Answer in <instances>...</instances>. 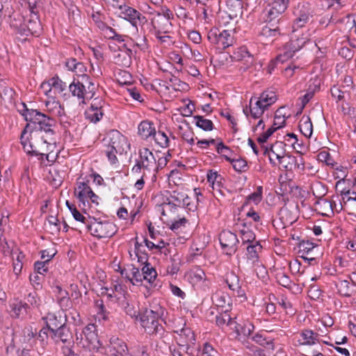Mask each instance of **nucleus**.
I'll list each match as a JSON object with an SVG mask.
<instances>
[{"label":"nucleus","mask_w":356,"mask_h":356,"mask_svg":"<svg viewBox=\"0 0 356 356\" xmlns=\"http://www.w3.org/2000/svg\"><path fill=\"white\" fill-rule=\"evenodd\" d=\"M22 115L28 123L21 134V143L28 153L46 155L56 143L55 120L38 110L25 108Z\"/></svg>","instance_id":"obj_1"},{"label":"nucleus","mask_w":356,"mask_h":356,"mask_svg":"<svg viewBox=\"0 0 356 356\" xmlns=\"http://www.w3.org/2000/svg\"><path fill=\"white\" fill-rule=\"evenodd\" d=\"M68 87L72 96L78 98L79 104H86V100L92 99L95 92L94 83L86 74L78 76Z\"/></svg>","instance_id":"obj_2"},{"label":"nucleus","mask_w":356,"mask_h":356,"mask_svg":"<svg viewBox=\"0 0 356 356\" xmlns=\"http://www.w3.org/2000/svg\"><path fill=\"white\" fill-rule=\"evenodd\" d=\"M277 100V96L273 91H265L259 97H252L250 101V114L246 113V118L251 117L256 120L260 118L265 110L273 104Z\"/></svg>","instance_id":"obj_3"},{"label":"nucleus","mask_w":356,"mask_h":356,"mask_svg":"<svg viewBox=\"0 0 356 356\" xmlns=\"http://www.w3.org/2000/svg\"><path fill=\"white\" fill-rule=\"evenodd\" d=\"M164 314V309L159 305L146 309L140 318L141 325L145 331L150 334H158L163 331V327L159 323V318Z\"/></svg>","instance_id":"obj_4"},{"label":"nucleus","mask_w":356,"mask_h":356,"mask_svg":"<svg viewBox=\"0 0 356 356\" xmlns=\"http://www.w3.org/2000/svg\"><path fill=\"white\" fill-rule=\"evenodd\" d=\"M155 155L147 148H143L139 151V159L136 161V164L131 169L134 174H140L141 170L146 172L147 174H152V177L156 178L155 167H156Z\"/></svg>","instance_id":"obj_5"},{"label":"nucleus","mask_w":356,"mask_h":356,"mask_svg":"<svg viewBox=\"0 0 356 356\" xmlns=\"http://www.w3.org/2000/svg\"><path fill=\"white\" fill-rule=\"evenodd\" d=\"M191 197L184 191H174L170 196V201L163 205L164 209L175 210L177 207L186 208L189 211H195L197 204L191 201Z\"/></svg>","instance_id":"obj_6"},{"label":"nucleus","mask_w":356,"mask_h":356,"mask_svg":"<svg viewBox=\"0 0 356 356\" xmlns=\"http://www.w3.org/2000/svg\"><path fill=\"white\" fill-rule=\"evenodd\" d=\"M86 229L90 234L99 238H110L116 232L115 225L108 221L99 222L95 218H92Z\"/></svg>","instance_id":"obj_7"},{"label":"nucleus","mask_w":356,"mask_h":356,"mask_svg":"<svg viewBox=\"0 0 356 356\" xmlns=\"http://www.w3.org/2000/svg\"><path fill=\"white\" fill-rule=\"evenodd\" d=\"M262 246L259 242L246 245V263L250 264L252 272L259 277V273H265L266 270L259 258Z\"/></svg>","instance_id":"obj_8"},{"label":"nucleus","mask_w":356,"mask_h":356,"mask_svg":"<svg viewBox=\"0 0 356 356\" xmlns=\"http://www.w3.org/2000/svg\"><path fill=\"white\" fill-rule=\"evenodd\" d=\"M253 343L261 346L268 344L265 336H264L262 331L255 332L254 333H250V336H246V354L250 356H266L264 350L254 345Z\"/></svg>","instance_id":"obj_9"},{"label":"nucleus","mask_w":356,"mask_h":356,"mask_svg":"<svg viewBox=\"0 0 356 356\" xmlns=\"http://www.w3.org/2000/svg\"><path fill=\"white\" fill-rule=\"evenodd\" d=\"M80 343L90 351H97L102 344L98 339L95 324H88L82 332Z\"/></svg>","instance_id":"obj_10"},{"label":"nucleus","mask_w":356,"mask_h":356,"mask_svg":"<svg viewBox=\"0 0 356 356\" xmlns=\"http://www.w3.org/2000/svg\"><path fill=\"white\" fill-rule=\"evenodd\" d=\"M118 9L121 11L120 16L138 30V26L145 24L147 22L146 17L135 8L126 4L118 5Z\"/></svg>","instance_id":"obj_11"},{"label":"nucleus","mask_w":356,"mask_h":356,"mask_svg":"<svg viewBox=\"0 0 356 356\" xmlns=\"http://www.w3.org/2000/svg\"><path fill=\"white\" fill-rule=\"evenodd\" d=\"M172 13L170 9L164 8L161 12L156 13V17L152 18V23L159 32L168 33L172 27L170 19L172 18Z\"/></svg>","instance_id":"obj_12"},{"label":"nucleus","mask_w":356,"mask_h":356,"mask_svg":"<svg viewBox=\"0 0 356 356\" xmlns=\"http://www.w3.org/2000/svg\"><path fill=\"white\" fill-rule=\"evenodd\" d=\"M289 0H274L268 10L266 22L271 23L273 26L279 22L280 17L286 10Z\"/></svg>","instance_id":"obj_13"},{"label":"nucleus","mask_w":356,"mask_h":356,"mask_svg":"<svg viewBox=\"0 0 356 356\" xmlns=\"http://www.w3.org/2000/svg\"><path fill=\"white\" fill-rule=\"evenodd\" d=\"M50 337L56 343L62 342L66 344L64 347L71 348L74 343L72 333L66 325L61 327L52 330V331L50 332Z\"/></svg>","instance_id":"obj_14"},{"label":"nucleus","mask_w":356,"mask_h":356,"mask_svg":"<svg viewBox=\"0 0 356 356\" xmlns=\"http://www.w3.org/2000/svg\"><path fill=\"white\" fill-rule=\"evenodd\" d=\"M230 31L224 30L219 34L216 31H210L208 34L209 40L215 42L218 49H225L232 45L233 38L231 35Z\"/></svg>","instance_id":"obj_15"},{"label":"nucleus","mask_w":356,"mask_h":356,"mask_svg":"<svg viewBox=\"0 0 356 356\" xmlns=\"http://www.w3.org/2000/svg\"><path fill=\"white\" fill-rule=\"evenodd\" d=\"M219 241L222 248L227 254L235 252L238 240L235 234L229 231H222L219 235Z\"/></svg>","instance_id":"obj_16"},{"label":"nucleus","mask_w":356,"mask_h":356,"mask_svg":"<svg viewBox=\"0 0 356 356\" xmlns=\"http://www.w3.org/2000/svg\"><path fill=\"white\" fill-rule=\"evenodd\" d=\"M296 346H312L319 341V334L312 330L305 329L294 338Z\"/></svg>","instance_id":"obj_17"},{"label":"nucleus","mask_w":356,"mask_h":356,"mask_svg":"<svg viewBox=\"0 0 356 356\" xmlns=\"http://www.w3.org/2000/svg\"><path fill=\"white\" fill-rule=\"evenodd\" d=\"M11 26L17 28L22 34L28 35L29 34L38 35L41 31V25L38 18L35 16L34 19H30L26 24H20L18 26L17 24H11Z\"/></svg>","instance_id":"obj_18"},{"label":"nucleus","mask_w":356,"mask_h":356,"mask_svg":"<svg viewBox=\"0 0 356 356\" xmlns=\"http://www.w3.org/2000/svg\"><path fill=\"white\" fill-rule=\"evenodd\" d=\"M108 348L112 356L131 355L127 343L116 337H111Z\"/></svg>","instance_id":"obj_19"},{"label":"nucleus","mask_w":356,"mask_h":356,"mask_svg":"<svg viewBox=\"0 0 356 356\" xmlns=\"http://www.w3.org/2000/svg\"><path fill=\"white\" fill-rule=\"evenodd\" d=\"M286 144L281 141H276L272 144L270 147L262 145L261 149L264 151V155L269 156L270 163L275 165L273 159L271 158L270 153L274 154L277 160L282 159L284 154H286Z\"/></svg>","instance_id":"obj_20"},{"label":"nucleus","mask_w":356,"mask_h":356,"mask_svg":"<svg viewBox=\"0 0 356 356\" xmlns=\"http://www.w3.org/2000/svg\"><path fill=\"white\" fill-rule=\"evenodd\" d=\"M44 319L46 320L47 327L50 329V332L52 330L65 325L67 321L66 314H63V312L49 313Z\"/></svg>","instance_id":"obj_21"},{"label":"nucleus","mask_w":356,"mask_h":356,"mask_svg":"<svg viewBox=\"0 0 356 356\" xmlns=\"http://www.w3.org/2000/svg\"><path fill=\"white\" fill-rule=\"evenodd\" d=\"M195 342V337L194 332L189 327H184L180 330L179 339H178L179 345L185 348L186 352L188 353L191 344H194Z\"/></svg>","instance_id":"obj_22"},{"label":"nucleus","mask_w":356,"mask_h":356,"mask_svg":"<svg viewBox=\"0 0 356 356\" xmlns=\"http://www.w3.org/2000/svg\"><path fill=\"white\" fill-rule=\"evenodd\" d=\"M300 48L299 40L291 41L285 45L283 54H280L277 56V60H280L281 63H284L292 58L294 54L299 51Z\"/></svg>","instance_id":"obj_23"},{"label":"nucleus","mask_w":356,"mask_h":356,"mask_svg":"<svg viewBox=\"0 0 356 356\" xmlns=\"http://www.w3.org/2000/svg\"><path fill=\"white\" fill-rule=\"evenodd\" d=\"M42 88L44 89L49 88L48 90H44L45 95H49L52 90H54V92H62L67 88V85L58 76H56L50 79L47 83H43Z\"/></svg>","instance_id":"obj_24"},{"label":"nucleus","mask_w":356,"mask_h":356,"mask_svg":"<svg viewBox=\"0 0 356 356\" xmlns=\"http://www.w3.org/2000/svg\"><path fill=\"white\" fill-rule=\"evenodd\" d=\"M108 136L110 142L108 148L122 153L124 150L122 145L125 142V138L117 130H112Z\"/></svg>","instance_id":"obj_25"},{"label":"nucleus","mask_w":356,"mask_h":356,"mask_svg":"<svg viewBox=\"0 0 356 356\" xmlns=\"http://www.w3.org/2000/svg\"><path fill=\"white\" fill-rule=\"evenodd\" d=\"M54 293L57 297V301L62 310L66 309L71 306V300L68 292L60 286L56 285L54 287Z\"/></svg>","instance_id":"obj_26"},{"label":"nucleus","mask_w":356,"mask_h":356,"mask_svg":"<svg viewBox=\"0 0 356 356\" xmlns=\"http://www.w3.org/2000/svg\"><path fill=\"white\" fill-rule=\"evenodd\" d=\"M213 302L218 307L225 309V312L229 309L232 299L229 295L222 292L217 291L211 297Z\"/></svg>","instance_id":"obj_27"},{"label":"nucleus","mask_w":356,"mask_h":356,"mask_svg":"<svg viewBox=\"0 0 356 356\" xmlns=\"http://www.w3.org/2000/svg\"><path fill=\"white\" fill-rule=\"evenodd\" d=\"M121 274L133 284H138L142 283L143 272L138 268L131 266L128 270H122Z\"/></svg>","instance_id":"obj_28"},{"label":"nucleus","mask_w":356,"mask_h":356,"mask_svg":"<svg viewBox=\"0 0 356 356\" xmlns=\"http://www.w3.org/2000/svg\"><path fill=\"white\" fill-rule=\"evenodd\" d=\"M92 191L90 187L85 182H80L75 190V195L79 202L83 206L86 205V201L92 194Z\"/></svg>","instance_id":"obj_29"},{"label":"nucleus","mask_w":356,"mask_h":356,"mask_svg":"<svg viewBox=\"0 0 356 356\" xmlns=\"http://www.w3.org/2000/svg\"><path fill=\"white\" fill-rule=\"evenodd\" d=\"M155 131L154 124L147 120L141 122L138 127V133L144 139L153 136L155 134Z\"/></svg>","instance_id":"obj_30"},{"label":"nucleus","mask_w":356,"mask_h":356,"mask_svg":"<svg viewBox=\"0 0 356 356\" xmlns=\"http://www.w3.org/2000/svg\"><path fill=\"white\" fill-rule=\"evenodd\" d=\"M320 89V83L317 79H314L312 82L310 81L309 87L306 93L301 97L302 107L304 108L305 105L313 97L314 93Z\"/></svg>","instance_id":"obj_31"},{"label":"nucleus","mask_w":356,"mask_h":356,"mask_svg":"<svg viewBox=\"0 0 356 356\" xmlns=\"http://www.w3.org/2000/svg\"><path fill=\"white\" fill-rule=\"evenodd\" d=\"M226 282L229 288L233 291H236L238 296H243L244 295L242 284L240 283L239 278L235 274L229 275Z\"/></svg>","instance_id":"obj_32"},{"label":"nucleus","mask_w":356,"mask_h":356,"mask_svg":"<svg viewBox=\"0 0 356 356\" xmlns=\"http://www.w3.org/2000/svg\"><path fill=\"white\" fill-rule=\"evenodd\" d=\"M263 199V186H258L256 189L250 192V193L246 196V207L251 203L255 205H258Z\"/></svg>","instance_id":"obj_33"},{"label":"nucleus","mask_w":356,"mask_h":356,"mask_svg":"<svg viewBox=\"0 0 356 356\" xmlns=\"http://www.w3.org/2000/svg\"><path fill=\"white\" fill-rule=\"evenodd\" d=\"M120 305L127 315L132 318H136L138 316V308L133 303L130 302L127 298L124 297L123 300L120 302Z\"/></svg>","instance_id":"obj_34"},{"label":"nucleus","mask_w":356,"mask_h":356,"mask_svg":"<svg viewBox=\"0 0 356 356\" xmlns=\"http://www.w3.org/2000/svg\"><path fill=\"white\" fill-rule=\"evenodd\" d=\"M300 130L307 137H310L313 132V125L308 116H303L299 124Z\"/></svg>","instance_id":"obj_35"},{"label":"nucleus","mask_w":356,"mask_h":356,"mask_svg":"<svg viewBox=\"0 0 356 356\" xmlns=\"http://www.w3.org/2000/svg\"><path fill=\"white\" fill-rule=\"evenodd\" d=\"M335 286L340 296L350 297L353 295V291L350 287L349 282L347 280H339L335 283Z\"/></svg>","instance_id":"obj_36"},{"label":"nucleus","mask_w":356,"mask_h":356,"mask_svg":"<svg viewBox=\"0 0 356 356\" xmlns=\"http://www.w3.org/2000/svg\"><path fill=\"white\" fill-rule=\"evenodd\" d=\"M46 107L49 112L54 115L62 116L65 114L64 108L58 102L55 100L47 102Z\"/></svg>","instance_id":"obj_37"},{"label":"nucleus","mask_w":356,"mask_h":356,"mask_svg":"<svg viewBox=\"0 0 356 356\" xmlns=\"http://www.w3.org/2000/svg\"><path fill=\"white\" fill-rule=\"evenodd\" d=\"M143 272V280H147L149 283H153L157 276L155 269L150 264H146L141 269Z\"/></svg>","instance_id":"obj_38"},{"label":"nucleus","mask_w":356,"mask_h":356,"mask_svg":"<svg viewBox=\"0 0 356 356\" xmlns=\"http://www.w3.org/2000/svg\"><path fill=\"white\" fill-rule=\"evenodd\" d=\"M193 118L195 125L199 128L206 131L213 130V124L211 120L206 119L201 115H195Z\"/></svg>","instance_id":"obj_39"},{"label":"nucleus","mask_w":356,"mask_h":356,"mask_svg":"<svg viewBox=\"0 0 356 356\" xmlns=\"http://www.w3.org/2000/svg\"><path fill=\"white\" fill-rule=\"evenodd\" d=\"M131 53V50L129 49H127V52L119 53L115 57V62L123 67H129L131 63L130 56Z\"/></svg>","instance_id":"obj_40"},{"label":"nucleus","mask_w":356,"mask_h":356,"mask_svg":"<svg viewBox=\"0 0 356 356\" xmlns=\"http://www.w3.org/2000/svg\"><path fill=\"white\" fill-rule=\"evenodd\" d=\"M279 163L282 165V166L286 170V171H293V163L295 161V156H291L289 154H284L282 157V159H280Z\"/></svg>","instance_id":"obj_41"},{"label":"nucleus","mask_w":356,"mask_h":356,"mask_svg":"<svg viewBox=\"0 0 356 356\" xmlns=\"http://www.w3.org/2000/svg\"><path fill=\"white\" fill-rule=\"evenodd\" d=\"M155 156L157 159L156 161L155 167V175L160 170L163 168L168 163V158L171 156V154L168 152V154H163L160 156V152H156Z\"/></svg>","instance_id":"obj_42"},{"label":"nucleus","mask_w":356,"mask_h":356,"mask_svg":"<svg viewBox=\"0 0 356 356\" xmlns=\"http://www.w3.org/2000/svg\"><path fill=\"white\" fill-rule=\"evenodd\" d=\"M36 336L37 340L40 341L42 348H44L47 344L48 339L50 337V329L47 327H42Z\"/></svg>","instance_id":"obj_43"},{"label":"nucleus","mask_w":356,"mask_h":356,"mask_svg":"<svg viewBox=\"0 0 356 356\" xmlns=\"http://www.w3.org/2000/svg\"><path fill=\"white\" fill-rule=\"evenodd\" d=\"M155 142L161 147H167L169 145V138L163 131H155L153 135Z\"/></svg>","instance_id":"obj_44"},{"label":"nucleus","mask_w":356,"mask_h":356,"mask_svg":"<svg viewBox=\"0 0 356 356\" xmlns=\"http://www.w3.org/2000/svg\"><path fill=\"white\" fill-rule=\"evenodd\" d=\"M226 160L229 161L234 168V170L238 174H242L245 172V160L240 158L236 159H231L226 157Z\"/></svg>","instance_id":"obj_45"},{"label":"nucleus","mask_w":356,"mask_h":356,"mask_svg":"<svg viewBox=\"0 0 356 356\" xmlns=\"http://www.w3.org/2000/svg\"><path fill=\"white\" fill-rule=\"evenodd\" d=\"M27 303L19 302L13 306L12 311L13 312V316L15 317H19L20 316L24 315L27 312Z\"/></svg>","instance_id":"obj_46"},{"label":"nucleus","mask_w":356,"mask_h":356,"mask_svg":"<svg viewBox=\"0 0 356 356\" xmlns=\"http://www.w3.org/2000/svg\"><path fill=\"white\" fill-rule=\"evenodd\" d=\"M86 115L87 119L96 123L102 118L104 113L102 110H88Z\"/></svg>","instance_id":"obj_47"},{"label":"nucleus","mask_w":356,"mask_h":356,"mask_svg":"<svg viewBox=\"0 0 356 356\" xmlns=\"http://www.w3.org/2000/svg\"><path fill=\"white\" fill-rule=\"evenodd\" d=\"M277 282L282 286L291 289L292 281L290 277L284 273H279L276 275Z\"/></svg>","instance_id":"obj_48"},{"label":"nucleus","mask_w":356,"mask_h":356,"mask_svg":"<svg viewBox=\"0 0 356 356\" xmlns=\"http://www.w3.org/2000/svg\"><path fill=\"white\" fill-rule=\"evenodd\" d=\"M317 245L312 242L303 240L299 243V252H302L303 254H308Z\"/></svg>","instance_id":"obj_49"},{"label":"nucleus","mask_w":356,"mask_h":356,"mask_svg":"<svg viewBox=\"0 0 356 356\" xmlns=\"http://www.w3.org/2000/svg\"><path fill=\"white\" fill-rule=\"evenodd\" d=\"M318 160L321 162H324L327 165L333 167L334 165V161L330 154L327 151H322L318 154Z\"/></svg>","instance_id":"obj_50"},{"label":"nucleus","mask_w":356,"mask_h":356,"mask_svg":"<svg viewBox=\"0 0 356 356\" xmlns=\"http://www.w3.org/2000/svg\"><path fill=\"white\" fill-rule=\"evenodd\" d=\"M275 129L270 127L266 131H263L261 133H259V136L257 137V141L260 145H263L264 143L267 141L270 136L273 135V134L275 131Z\"/></svg>","instance_id":"obj_51"},{"label":"nucleus","mask_w":356,"mask_h":356,"mask_svg":"<svg viewBox=\"0 0 356 356\" xmlns=\"http://www.w3.org/2000/svg\"><path fill=\"white\" fill-rule=\"evenodd\" d=\"M48 263L47 261H36L34 264V268L36 273L44 275L48 271Z\"/></svg>","instance_id":"obj_52"},{"label":"nucleus","mask_w":356,"mask_h":356,"mask_svg":"<svg viewBox=\"0 0 356 356\" xmlns=\"http://www.w3.org/2000/svg\"><path fill=\"white\" fill-rule=\"evenodd\" d=\"M310 15L307 13L301 14L294 22L293 27H303L309 20Z\"/></svg>","instance_id":"obj_53"},{"label":"nucleus","mask_w":356,"mask_h":356,"mask_svg":"<svg viewBox=\"0 0 356 356\" xmlns=\"http://www.w3.org/2000/svg\"><path fill=\"white\" fill-rule=\"evenodd\" d=\"M24 254L22 252H19L16 259L13 263V271L15 275H19L22 269V259L24 258Z\"/></svg>","instance_id":"obj_54"},{"label":"nucleus","mask_w":356,"mask_h":356,"mask_svg":"<svg viewBox=\"0 0 356 356\" xmlns=\"http://www.w3.org/2000/svg\"><path fill=\"white\" fill-rule=\"evenodd\" d=\"M72 214L74 217V218L79 222H83L84 225H86V227H87L89 222L90 221L91 217L86 218L83 216L77 209H73Z\"/></svg>","instance_id":"obj_55"},{"label":"nucleus","mask_w":356,"mask_h":356,"mask_svg":"<svg viewBox=\"0 0 356 356\" xmlns=\"http://www.w3.org/2000/svg\"><path fill=\"white\" fill-rule=\"evenodd\" d=\"M288 117H280V114L275 113V118L273 125L271 126L273 128H275V130H277L285 125L286 119Z\"/></svg>","instance_id":"obj_56"},{"label":"nucleus","mask_w":356,"mask_h":356,"mask_svg":"<svg viewBox=\"0 0 356 356\" xmlns=\"http://www.w3.org/2000/svg\"><path fill=\"white\" fill-rule=\"evenodd\" d=\"M29 280L31 283V284L35 287L38 288L40 286L41 282L43 280V277L36 273L34 274H31L29 276Z\"/></svg>","instance_id":"obj_57"},{"label":"nucleus","mask_w":356,"mask_h":356,"mask_svg":"<svg viewBox=\"0 0 356 356\" xmlns=\"http://www.w3.org/2000/svg\"><path fill=\"white\" fill-rule=\"evenodd\" d=\"M26 300L28 303L33 307H38L40 304V299L38 297L37 293L35 291L28 294Z\"/></svg>","instance_id":"obj_58"},{"label":"nucleus","mask_w":356,"mask_h":356,"mask_svg":"<svg viewBox=\"0 0 356 356\" xmlns=\"http://www.w3.org/2000/svg\"><path fill=\"white\" fill-rule=\"evenodd\" d=\"M170 81L172 83L175 90H184L187 84L175 76H172Z\"/></svg>","instance_id":"obj_59"},{"label":"nucleus","mask_w":356,"mask_h":356,"mask_svg":"<svg viewBox=\"0 0 356 356\" xmlns=\"http://www.w3.org/2000/svg\"><path fill=\"white\" fill-rule=\"evenodd\" d=\"M305 170V161L302 156H295V161L293 163V171L300 170L304 171Z\"/></svg>","instance_id":"obj_60"},{"label":"nucleus","mask_w":356,"mask_h":356,"mask_svg":"<svg viewBox=\"0 0 356 356\" xmlns=\"http://www.w3.org/2000/svg\"><path fill=\"white\" fill-rule=\"evenodd\" d=\"M341 195L346 197L348 201L356 202V190H343L341 192Z\"/></svg>","instance_id":"obj_61"},{"label":"nucleus","mask_w":356,"mask_h":356,"mask_svg":"<svg viewBox=\"0 0 356 356\" xmlns=\"http://www.w3.org/2000/svg\"><path fill=\"white\" fill-rule=\"evenodd\" d=\"M236 8H237V10H234V13L233 15L235 17H237L238 16L240 17L241 19L243 14V0H235V6Z\"/></svg>","instance_id":"obj_62"},{"label":"nucleus","mask_w":356,"mask_h":356,"mask_svg":"<svg viewBox=\"0 0 356 356\" xmlns=\"http://www.w3.org/2000/svg\"><path fill=\"white\" fill-rule=\"evenodd\" d=\"M207 179L209 182L214 184L215 182L219 183L221 181V177L217 172L211 170L207 175Z\"/></svg>","instance_id":"obj_63"},{"label":"nucleus","mask_w":356,"mask_h":356,"mask_svg":"<svg viewBox=\"0 0 356 356\" xmlns=\"http://www.w3.org/2000/svg\"><path fill=\"white\" fill-rule=\"evenodd\" d=\"M0 251L5 255L8 256L12 254L13 251L10 250V246L7 241L0 239Z\"/></svg>","instance_id":"obj_64"}]
</instances>
